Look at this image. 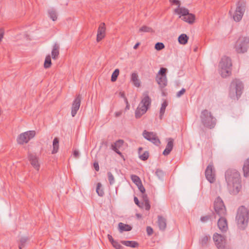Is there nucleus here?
<instances>
[{"label":"nucleus","instance_id":"2","mask_svg":"<svg viewBox=\"0 0 249 249\" xmlns=\"http://www.w3.org/2000/svg\"><path fill=\"white\" fill-rule=\"evenodd\" d=\"M151 99L149 96V92L148 91L144 92L142 100L135 111L136 118H140L146 112L151 106Z\"/></svg>","mask_w":249,"mask_h":249},{"label":"nucleus","instance_id":"3","mask_svg":"<svg viewBox=\"0 0 249 249\" xmlns=\"http://www.w3.org/2000/svg\"><path fill=\"white\" fill-rule=\"evenodd\" d=\"M249 219V211L244 206L239 207L236 216V221L238 227L244 230L248 225Z\"/></svg>","mask_w":249,"mask_h":249},{"label":"nucleus","instance_id":"13","mask_svg":"<svg viewBox=\"0 0 249 249\" xmlns=\"http://www.w3.org/2000/svg\"><path fill=\"white\" fill-rule=\"evenodd\" d=\"M213 239L218 249H225L226 238L224 236L215 233L213 235Z\"/></svg>","mask_w":249,"mask_h":249},{"label":"nucleus","instance_id":"44","mask_svg":"<svg viewBox=\"0 0 249 249\" xmlns=\"http://www.w3.org/2000/svg\"><path fill=\"white\" fill-rule=\"evenodd\" d=\"M112 245L116 249H124V247L121 245L117 241L112 243Z\"/></svg>","mask_w":249,"mask_h":249},{"label":"nucleus","instance_id":"6","mask_svg":"<svg viewBox=\"0 0 249 249\" xmlns=\"http://www.w3.org/2000/svg\"><path fill=\"white\" fill-rule=\"evenodd\" d=\"M221 68V75L223 77H226L231 74L232 63L231 59L228 56H223L219 63Z\"/></svg>","mask_w":249,"mask_h":249},{"label":"nucleus","instance_id":"22","mask_svg":"<svg viewBox=\"0 0 249 249\" xmlns=\"http://www.w3.org/2000/svg\"><path fill=\"white\" fill-rule=\"evenodd\" d=\"M158 223L159 228L161 231H164L166 228V220L165 218L161 215L158 217Z\"/></svg>","mask_w":249,"mask_h":249},{"label":"nucleus","instance_id":"59","mask_svg":"<svg viewBox=\"0 0 249 249\" xmlns=\"http://www.w3.org/2000/svg\"><path fill=\"white\" fill-rule=\"evenodd\" d=\"M140 45V42H137L133 47V49L136 50L138 49V47Z\"/></svg>","mask_w":249,"mask_h":249},{"label":"nucleus","instance_id":"63","mask_svg":"<svg viewBox=\"0 0 249 249\" xmlns=\"http://www.w3.org/2000/svg\"><path fill=\"white\" fill-rule=\"evenodd\" d=\"M136 215H137V216L138 217H141V214H136Z\"/></svg>","mask_w":249,"mask_h":249},{"label":"nucleus","instance_id":"21","mask_svg":"<svg viewBox=\"0 0 249 249\" xmlns=\"http://www.w3.org/2000/svg\"><path fill=\"white\" fill-rule=\"evenodd\" d=\"M59 45L58 43H55L54 44L53 50L52 51V56L53 59L55 60L57 59L59 54Z\"/></svg>","mask_w":249,"mask_h":249},{"label":"nucleus","instance_id":"7","mask_svg":"<svg viewBox=\"0 0 249 249\" xmlns=\"http://www.w3.org/2000/svg\"><path fill=\"white\" fill-rule=\"evenodd\" d=\"M249 48V37L240 36L236 41L234 49L238 53H244Z\"/></svg>","mask_w":249,"mask_h":249},{"label":"nucleus","instance_id":"18","mask_svg":"<svg viewBox=\"0 0 249 249\" xmlns=\"http://www.w3.org/2000/svg\"><path fill=\"white\" fill-rule=\"evenodd\" d=\"M220 216V217L217 222L218 227L222 232H226L228 229L227 219L224 217V216Z\"/></svg>","mask_w":249,"mask_h":249},{"label":"nucleus","instance_id":"41","mask_svg":"<svg viewBox=\"0 0 249 249\" xmlns=\"http://www.w3.org/2000/svg\"><path fill=\"white\" fill-rule=\"evenodd\" d=\"M213 215H214V213H212V214L201 216L200 218V220L202 222H206L211 219Z\"/></svg>","mask_w":249,"mask_h":249},{"label":"nucleus","instance_id":"4","mask_svg":"<svg viewBox=\"0 0 249 249\" xmlns=\"http://www.w3.org/2000/svg\"><path fill=\"white\" fill-rule=\"evenodd\" d=\"M200 118L202 124L205 128L211 129L216 125V119L213 113L208 109H205L202 110Z\"/></svg>","mask_w":249,"mask_h":249},{"label":"nucleus","instance_id":"15","mask_svg":"<svg viewBox=\"0 0 249 249\" xmlns=\"http://www.w3.org/2000/svg\"><path fill=\"white\" fill-rule=\"evenodd\" d=\"M82 96L80 94L77 95L72 104L71 114L72 117H74L79 109Z\"/></svg>","mask_w":249,"mask_h":249},{"label":"nucleus","instance_id":"47","mask_svg":"<svg viewBox=\"0 0 249 249\" xmlns=\"http://www.w3.org/2000/svg\"><path fill=\"white\" fill-rule=\"evenodd\" d=\"M146 232L148 235L150 236L153 234V230L152 228L150 226L146 227Z\"/></svg>","mask_w":249,"mask_h":249},{"label":"nucleus","instance_id":"48","mask_svg":"<svg viewBox=\"0 0 249 249\" xmlns=\"http://www.w3.org/2000/svg\"><path fill=\"white\" fill-rule=\"evenodd\" d=\"M185 91H186V89L184 88H182L180 91H178L177 93V95H176L177 97H180L181 95H182L183 94H184Z\"/></svg>","mask_w":249,"mask_h":249},{"label":"nucleus","instance_id":"50","mask_svg":"<svg viewBox=\"0 0 249 249\" xmlns=\"http://www.w3.org/2000/svg\"><path fill=\"white\" fill-rule=\"evenodd\" d=\"M134 201L135 203V204L138 206H139V207H142V206H141L140 202H139V200L138 199V198L136 197V196H135L134 198Z\"/></svg>","mask_w":249,"mask_h":249},{"label":"nucleus","instance_id":"31","mask_svg":"<svg viewBox=\"0 0 249 249\" xmlns=\"http://www.w3.org/2000/svg\"><path fill=\"white\" fill-rule=\"evenodd\" d=\"M48 14L49 17L53 21H55L57 20V15L56 11L54 9H52L49 10L48 11Z\"/></svg>","mask_w":249,"mask_h":249},{"label":"nucleus","instance_id":"10","mask_svg":"<svg viewBox=\"0 0 249 249\" xmlns=\"http://www.w3.org/2000/svg\"><path fill=\"white\" fill-rule=\"evenodd\" d=\"M36 131L34 130L28 131L21 133L17 138V142L21 145L27 143L36 135Z\"/></svg>","mask_w":249,"mask_h":249},{"label":"nucleus","instance_id":"45","mask_svg":"<svg viewBox=\"0 0 249 249\" xmlns=\"http://www.w3.org/2000/svg\"><path fill=\"white\" fill-rule=\"evenodd\" d=\"M156 175L160 178H163L164 176V173L161 170L158 169L156 171Z\"/></svg>","mask_w":249,"mask_h":249},{"label":"nucleus","instance_id":"9","mask_svg":"<svg viewBox=\"0 0 249 249\" xmlns=\"http://www.w3.org/2000/svg\"><path fill=\"white\" fill-rule=\"evenodd\" d=\"M236 8L232 16L235 21H239L242 18L245 11L246 2L244 0H239L236 4Z\"/></svg>","mask_w":249,"mask_h":249},{"label":"nucleus","instance_id":"43","mask_svg":"<svg viewBox=\"0 0 249 249\" xmlns=\"http://www.w3.org/2000/svg\"><path fill=\"white\" fill-rule=\"evenodd\" d=\"M165 47L163 43L161 42H158L155 45V48L158 51L164 49Z\"/></svg>","mask_w":249,"mask_h":249},{"label":"nucleus","instance_id":"49","mask_svg":"<svg viewBox=\"0 0 249 249\" xmlns=\"http://www.w3.org/2000/svg\"><path fill=\"white\" fill-rule=\"evenodd\" d=\"M145 209L146 210L149 211L150 209V205L149 201L144 202Z\"/></svg>","mask_w":249,"mask_h":249},{"label":"nucleus","instance_id":"23","mask_svg":"<svg viewBox=\"0 0 249 249\" xmlns=\"http://www.w3.org/2000/svg\"><path fill=\"white\" fill-rule=\"evenodd\" d=\"M196 19L195 15L193 14L190 13L187 16H186L182 18L184 21L192 24L194 23Z\"/></svg>","mask_w":249,"mask_h":249},{"label":"nucleus","instance_id":"60","mask_svg":"<svg viewBox=\"0 0 249 249\" xmlns=\"http://www.w3.org/2000/svg\"><path fill=\"white\" fill-rule=\"evenodd\" d=\"M142 147H139V149H138V153H139V155H140V154H141V152L142 151Z\"/></svg>","mask_w":249,"mask_h":249},{"label":"nucleus","instance_id":"46","mask_svg":"<svg viewBox=\"0 0 249 249\" xmlns=\"http://www.w3.org/2000/svg\"><path fill=\"white\" fill-rule=\"evenodd\" d=\"M137 186H138L139 190L142 194L145 193V190L142 182L140 183V184H139V185H137Z\"/></svg>","mask_w":249,"mask_h":249},{"label":"nucleus","instance_id":"58","mask_svg":"<svg viewBox=\"0 0 249 249\" xmlns=\"http://www.w3.org/2000/svg\"><path fill=\"white\" fill-rule=\"evenodd\" d=\"M119 95H120V96L121 97L123 98L124 99H125V98H126V97H125V94H124V91H123V92H120L119 93Z\"/></svg>","mask_w":249,"mask_h":249},{"label":"nucleus","instance_id":"12","mask_svg":"<svg viewBox=\"0 0 249 249\" xmlns=\"http://www.w3.org/2000/svg\"><path fill=\"white\" fill-rule=\"evenodd\" d=\"M142 135L145 139L152 142L155 145L157 146L160 145V141L156 133L153 132H148L145 130L142 133Z\"/></svg>","mask_w":249,"mask_h":249},{"label":"nucleus","instance_id":"14","mask_svg":"<svg viewBox=\"0 0 249 249\" xmlns=\"http://www.w3.org/2000/svg\"><path fill=\"white\" fill-rule=\"evenodd\" d=\"M205 175L206 179L211 183H213L215 181V174L213 166L210 164L208 165L205 170Z\"/></svg>","mask_w":249,"mask_h":249},{"label":"nucleus","instance_id":"30","mask_svg":"<svg viewBox=\"0 0 249 249\" xmlns=\"http://www.w3.org/2000/svg\"><path fill=\"white\" fill-rule=\"evenodd\" d=\"M175 12L178 14L181 15L183 17L190 14L189 10L185 8L176 9H175Z\"/></svg>","mask_w":249,"mask_h":249},{"label":"nucleus","instance_id":"53","mask_svg":"<svg viewBox=\"0 0 249 249\" xmlns=\"http://www.w3.org/2000/svg\"><path fill=\"white\" fill-rule=\"evenodd\" d=\"M107 237H108V240L109 241V242L111 243V244H112V243H113L115 241V240H114L112 237V236L110 235V234H108L107 235Z\"/></svg>","mask_w":249,"mask_h":249},{"label":"nucleus","instance_id":"56","mask_svg":"<svg viewBox=\"0 0 249 249\" xmlns=\"http://www.w3.org/2000/svg\"><path fill=\"white\" fill-rule=\"evenodd\" d=\"M122 114V111H117V112H116L115 113V116L116 117H118L119 116H120Z\"/></svg>","mask_w":249,"mask_h":249},{"label":"nucleus","instance_id":"35","mask_svg":"<svg viewBox=\"0 0 249 249\" xmlns=\"http://www.w3.org/2000/svg\"><path fill=\"white\" fill-rule=\"evenodd\" d=\"M119 70L118 69H116L114 70L113 72L111 75V81L113 82H115L117 79V77L119 74Z\"/></svg>","mask_w":249,"mask_h":249},{"label":"nucleus","instance_id":"61","mask_svg":"<svg viewBox=\"0 0 249 249\" xmlns=\"http://www.w3.org/2000/svg\"><path fill=\"white\" fill-rule=\"evenodd\" d=\"M129 107H130V106H129V104H127L126 105V107H125V110H127V109H129Z\"/></svg>","mask_w":249,"mask_h":249},{"label":"nucleus","instance_id":"51","mask_svg":"<svg viewBox=\"0 0 249 249\" xmlns=\"http://www.w3.org/2000/svg\"><path fill=\"white\" fill-rule=\"evenodd\" d=\"M142 199H143V200L144 202L149 201V199L147 196V195L146 194H145V193L142 194Z\"/></svg>","mask_w":249,"mask_h":249},{"label":"nucleus","instance_id":"33","mask_svg":"<svg viewBox=\"0 0 249 249\" xmlns=\"http://www.w3.org/2000/svg\"><path fill=\"white\" fill-rule=\"evenodd\" d=\"M168 105V103L166 101H164L161 105V107L160 111V118L162 119V116L165 112V108Z\"/></svg>","mask_w":249,"mask_h":249},{"label":"nucleus","instance_id":"29","mask_svg":"<svg viewBox=\"0 0 249 249\" xmlns=\"http://www.w3.org/2000/svg\"><path fill=\"white\" fill-rule=\"evenodd\" d=\"M131 81H132L133 84L137 87H139L140 86V83L139 82V80L138 79V75L137 73L135 72H133L131 74Z\"/></svg>","mask_w":249,"mask_h":249},{"label":"nucleus","instance_id":"25","mask_svg":"<svg viewBox=\"0 0 249 249\" xmlns=\"http://www.w3.org/2000/svg\"><path fill=\"white\" fill-rule=\"evenodd\" d=\"M121 242L122 244L131 248H137L139 246L138 243L134 241H121Z\"/></svg>","mask_w":249,"mask_h":249},{"label":"nucleus","instance_id":"55","mask_svg":"<svg viewBox=\"0 0 249 249\" xmlns=\"http://www.w3.org/2000/svg\"><path fill=\"white\" fill-rule=\"evenodd\" d=\"M171 2H172L174 4L178 5V7L179 6V5L180 4V1L178 0H172Z\"/></svg>","mask_w":249,"mask_h":249},{"label":"nucleus","instance_id":"37","mask_svg":"<svg viewBox=\"0 0 249 249\" xmlns=\"http://www.w3.org/2000/svg\"><path fill=\"white\" fill-rule=\"evenodd\" d=\"M131 178L132 181L136 185H139L142 182L140 178L137 175H132Z\"/></svg>","mask_w":249,"mask_h":249},{"label":"nucleus","instance_id":"1","mask_svg":"<svg viewBox=\"0 0 249 249\" xmlns=\"http://www.w3.org/2000/svg\"><path fill=\"white\" fill-rule=\"evenodd\" d=\"M225 179L229 187L230 194L232 195H237L242 189L239 172L234 169H229L225 173Z\"/></svg>","mask_w":249,"mask_h":249},{"label":"nucleus","instance_id":"17","mask_svg":"<svg viewBox=\"0 0 249 249\" xmlns=\"http://www.w3.org/2000/svg\"><path fill=\"white\" fill-rule=\"evenodd\" d=\"M106 25L104 22H102L98 28L97 31V35L96 37V40L97 42L100 41L105 36L106 33Z\"/></svg>","mask_w":249,"mask_h":249},{"label":"nucleus","instance_id":"5","mask_svg":"<svg viewBox=\"0 0 249 249\" xmlns=\"http://www.w3.org/2000/svg\"><path fill=\"white\" fill-rule=\"evenodd\" d=\"M243 89L244 85L240 79H233L229 87L230 97L232 99L238 100L242 94Z\"/></svg>","mask_w":249,"mask_h":249},{"label":"nucleus","instance_id":"28","mask_svg":"<svg viewBox=\"0 0 249 249\" xmlns=\"http://www.w3.org/2000/svg\"><path fill=\"white\" fill-rule=\"evenodd\" d=\"M189 39V37L184 34L180 35L178 37V42L180 44L185 45L187 43Z\"/></svg>","mask_w":249,"mask_h":249},{"label":"nucleus","instance_id":"54","mask_svg":"<svg viewBox=\"0 0 249 249\" xmlns=\"http://www.w3.org/2000/svg\"><path fill=\"white\" fill-rule=\"evenodd\" d=\"M73 156L75 158H78L79 157V153L78 151L75 150L73 151Z\"/></svg>","mask_w":249,"mask_h":249},{"label":"nucleus","instance_id":"16","mask_svg":"<svg viewBox=\"0 0 249 249\" xmlns=\"http://www.w3.org/2000/svg\"><path fill=\"white\" fill-rule=\"evenodd\" d=\"M28 158L31 164L35 169L38 171L40 168V164L38 162V158L36 154L29 152L28 153Z\"/></svg>","mask_w":249,"mask_h":249},{"label":"nucleus","instance_id":"26","mask_svg":"<svg viewBox=\"0 0 249 249\" xmlns=\"http://www.w3.org/2000/svg\"><path fill=\"white\" fill-rule=\"evenodd\" d=\"M59 139L55 137L53 142V149L52 151V154H54L56 153L59 149Z\"/></svg>","mask_w":249,"mask_h":249},{"label":"nucleus","instance_id":"40","mask_svg":"<svg viewBox=\"0 0 249 249\" xmlns=\"http://www.w3.org/2000/svg\"><path fill=\"white\" fill-rule=\"evenodd\" d=\"M107 175L109 184L110 185H112L115 182V178H114V176L110 172H108Z\"/></svg>","mask_w":249,"mask_h":249},{"label":"nucleus","instance_id":"64","mask_svg":"<svg viewBox=\"0 0 249 249\" xmlns=\"http://www.w3.org/2000/svg\"><path fill=\"white\" fill-rule=\"evenodd\" d=\"M229 13H230L231 15V11H229Z\"/></svg>","mask_w":249,"mask_h":249},{"label":"nucleus","instance_id":"36","mask_svg":"<svg viewBox=\"0 0 249 249\" xmlns=\"http://www.w3.org/2000/svg\"><path fill=\"white\" fill-rule=\"evenodd\" d=\"M102 184L99 182L97 184L96 192L99 196H103L104 195V192L102 189H101Z\"/></svg>","mask_w":249,"mask_h":249},{"label":"nucleus","instance_id":"20","mask_svg":"<svg viewBox=\"0 0 249 249\" xmlns=\"http://www.w3.org/2000/svg\"><path fill=\"white\" fill-rule=\"evenodd\" d=\"M174 146V139L170 138L168 139V142L166 145V148L163 152V155L167 156L169 155L171 151L172 150Z\"/></svg>","mask_w":249,"mask_h":249},{"label":"nucleus","instance_id":"32","mask_svg":"<svg viewBox=\"0 0 249 249\" xmlns=\"http://www.w3.org/2000/svg\"><path fill=\"white\" fill-rule=\"evenodd\" d=\"M52 65V60L50 55H48L46 56L44 63V67L45 69L49 68L51 67Z\"/></svg>","mask_w":249,"mask_h":249},{"label":"nucleus","instance_id":"34","mask_svg":"<svg viewBox=\"0 0 249 249\" xmlns=\"http://www.w3.org/2000/svg\"><path fill=\"white\" fill-rule=\"evenodd\" d=\"M29 240V238L27 237H23L20 239L19 243L18 245V248L19 249H22L27 242V241Z\"/></svg>","mask_w":249,"mask_h":249},{"label":"nucleus","instance_id":"11","mask_svg":"<svg viewBox=\"0 0 249 249\" xmlns=\"http://www.w3.org/2000/svg\"><path fill=\"white\" fill-rule=\"evenodd\" d=\"M215 212L219 216H225L226 214V207L222 199L218 196L214 202Z\"/></svg>","mask_w":249,"mask_h":249},{"label":"nucleus","instance_id":"8","mask_svg":"<svg viewBox=\"0 0 249 249\" xmlns=\"http://www.w3.org/2000/svg\"><path fill=\"white\" fill-rule=\"evenodd\" d=\"M167 71L166 68H161L156 76V81L161 90H163L167 85Z\"/></svg>","mask_w":249,"mask_h":249},{"label":"nucleus","instance_id":"27","mask_svg":"<svg viewBox=\"0 0 249 249\" xmlns=\"http://www.w3.org/2000/svg\"><path fill=\"white\" fill-rule=\"evenodd\" d=\"M244 176L247 177L249 176V159H248L244 162L243 167Z\"/></svg>","mask_w":249,"mask_h":249},{"label":"nucleus","instance_id":"24","mask_svg":"<svg viewBox=\"0 0 249 249\" xmlns=\"http://www.w3.org/2000/svg\"><path fill=\"white\" fill-rule=\"evenodd\" d=\"M118 228L120 232L128 231L132 230V227L130 225L125 224L122 222L119 223Z\"/></svg>","mask_w":249,"mask_h":249},{"label":"nucleus","instance_id":"38","mask_svg":"<svg viewBox=\"0 0 249 249\" xmlns=\"http://www.w3.org/2000/svg\"><path fill=\"white\" fill-rule=\"evenodd\" d=\"M210 236L205 235L203 237H202L200 240V244L202 246H206L207 244V243L209 240H210Z\"/></svg>","mask_w":249,"mask_h":249},{"label":"nucleus","instance_id":"52","mask_svg":"<svg viewBox=\"0 0 249 249\" xmlns=\"http://www.w3.org/2000/svg\"><path fill=\"white\" fill-rule=\"evenodd\" d=\"M93 166H94V167L95 168V170L96 171H99V164H98V162H95L93 163Z\"/></svg>","mask_w":249,"mask_h":249},{"label":"nucleus","instance_id":"39","mask_svg":"<svg viewBox=\"0 0 249 249\" xmlns=\"http://www.w3.org/2000/svg\"><path fill=\"white\" fill-rule=\"evenodd\" d=\"M140 32H148V33H152L153 32V30L152 28L146 26H142L140 29Z\"/></svg>","mask_w":249,"mask_h":249},{"label":"nucleus","instance_id":"57","mask_svg":"<svg viewBox=\"0 0 249 249\" xmlns=\"http://www.w3.org/2000/svg\"><path fill=\"white\" fill-rule=\"evenodd\" d=\"M4 32L2 30H0V42L3 38Z\"/></svg>","mask_w":249,"mask_h":249},{"label":"nucleus","instance_id":"19","mask_svg":"<svg viewBox=\"0 0 249 249\" xmlns=\"http://www.w3.org/2000/svg\"><path fill=\"white\" fill-rule=\"evenodd\" d=\"M124 143V141L123 140L117 141L114 144L111 145L112 150L118 155L122 156V153L119 151V149L123 146Z\"/></svg>","mask_w":249,"mask_h":249},{"label":"nucleus","instance_id":"62","mask_svg":"<svg viewBox=\"0 0 249 249\" xmlns=\"http://www.w3.org/2000/svg\"><path fill=\"white\" fill-rule=\"evenodd\" d=\"M124 101H125V103L126 105L129 104L128 102V100H127L126 98H125V99H124Z\"/></svg>","mask_w":249,"mask_h":249},{"label":"nucleus","instance_id":"42","mask_svg":"<svg viewBox=\"0 0 249 249\" xmlns=\"http://www.w3.org/2000/svg\"><path fill=\"white\" fill-rule=\"evenodd\" d=\"M139 155V158L141 160H146L149 158V152L148 151H145L142 154H140Z\"/></svg>","mask_w":249,"mask_h":249}]
</instances>
